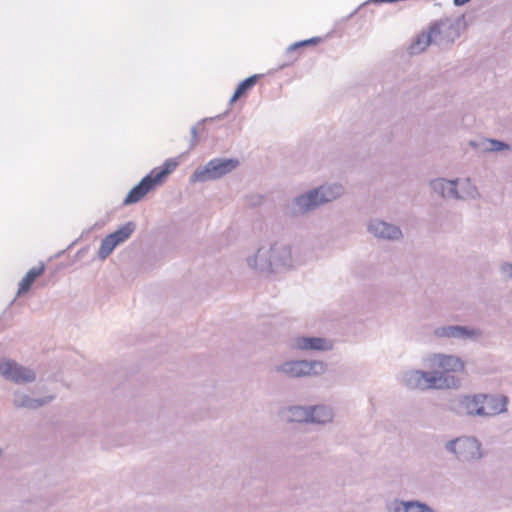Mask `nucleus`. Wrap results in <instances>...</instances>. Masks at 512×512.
<instances>
[{"instance_id":"nucleus-10","label":"nucleus","mask_w":512,"mask_h":512,"mask_svg":"<svg viewBox=\"0 0 512 512\" xmlns=\"http://www.w3.org/2000/svg\"><path fill=\"white\" fill-rule=\"evenodd\" d=\"M479 405L483 407L484 415L482 417L495 416L507 411L508 397L501 395L478 394Z\"/></svg>"},{"instance_id":"nucleus-31","label":"nucleus","mask_w":512,"mask_h":512,"mask_svg":"<svg viewBox=\"0 0 512 512\" xmlns=\"http://www.w3.org/2000/svg\"><path fill=\"white\" fill-rule=\"evenodd\" d=\"M487 142L489 146L485 148V151L488 152H499L510 149V145L502 140L487 139Z\"/></svg>"},{"instance_id":"nucleus-8","label":"nucleus","mask_w":512,"mask_h":512,"mask_svg":"<svg viewBox=\"0 0 512 512\" xmlns=\"http://www.w3.org/2000/svg\"><path fill=\"white\" fill-rule=\"evenodd\" d=\"M434 335L438 338H456V339H478L482 336L479 328L464 325H449L437 327Z\"/></svg>"},{"instance_id":"nucleus-26","label":"nucleus","mask_w":512,"mask_h":512,"mask_svg":"<svg viewBox=\"0 0 512 512\" xmlns=\"http://www.w3.org/2000/svg\"><path fill=\"white\" fill-rule=\"evenodd\" d=\"M228 114V111H225L222 114L217 115L216 117L212 118H204L200 120L196 125H193L190 129L191 133V140H190V149H193L197 143H198V126H202L204 123L212 120H222L224 119Z\"/></svg>"},{"instance_id":"nucleus-28","label":"nucleus","mask_w":512,"mask_h":512,"mask_svg":"<svg viewBox=\"0 0 512 512\" xmlns=\"http://www.w3.org/2000/svg\"><path fill=\"white\" fill-rule=\"evenodd\" d=\"M461 386V379L451 373L442 372L441 375V389L459 388Z\"/></svg>"},{"instance_id":"nucleus-35","label":"nucleus","mask_w":512,"mask_h":512,"mask_svg":"<svg viewBox=\"0 0 512 512\" xmlns=\"http://www.w3.org/2000/svg\"><path fill=\"white\" fill-rule=\"evenodd\" d=\"M471 0H453V4L454 6L456 7H460V6H463L467 3H469Z\"/></svg>"},{"instance_id":"nucleus-12","label":"nucleus","mask_w":512,"mask_h":512,"mask_svg":"<svg viewBox=\"0 0 512 512\" xmlns=\"http://www.w3.org/2000/svg\"><path fill=\"white\" fill-rule=\"evenodd\" d=\"M434 22H442L441 25V34H443V38L447 43L453 44L456 39H458L461 35V31L465 29V15H461L454 20L450 18H443L440 20H435Z\"/></svg>"},{"instance_id":"nucleus-29","label":"nucleus","mask_w":512,"mask_h":512,"mask_svg":"<svg viewBox=\"0 0 512 512\" xmlns=\"http://www.w3.org/2000/svg\"><path fill=\"white\" fill-rule=\"evenodd\" d=\"M407 512H435L428 504L418 500L407 501Z\"/></svg>"},{"instance_id":"nucleus-36","label":"nucleus","mask_w":512,"mask_h":512,"mask_svg":"<svg viewBox=\"0 0 512 512\" xmlns=\"http://www.w3.org/2000/svg\"><path fill=\"white\" fill-rule=\"evenodd\" d=\"M89 247L86 246V247H83L81 248L77 253H76V257L77 258H81L84 256V254L88 251Z\"/></svg>"},{"instance_id":"nucleus-14","label":"nucleus","mask_w":512,"mask_h":512,"mask_svg":"<svg viewBox=\"0 0 512 512\" xmlns=\"http://www.w3.org/2000/svg\"><path fill=\"white\" fill-rule=\"evenodd\" d=\"M54 398L55 396L53 395L45 396L42 398H32L29 395L17 390L13 394V405L16 408L36 410L52 402Z\"/></svg>"},{"instance_id":"nucleus-39","label":"nucleus","mask_w":512,"mask_h":512,"mask_svg":"<svg viewBox=\"0 0 512 512\" xmlns=\"http://www.w3.org/2000/svg\"><path fill=\"white\" fill-rule=\"evenodd\" d=\"M2 454H3V450H2V448L0 447V457L2 456Z\"/></svg>"},{"instance_id":"nucleus-25","label":"nucleus","mask_w":512,"mask_h":512,"mask_svg":"<svg viewBox=\"0 0 512 512\" xmlns=\"http://www.w3.org/2000/svg\"><path fill=\"white\" fill-rule=\"evenodd\" d=\"M425 377H424V384H425V390L427 389H441V375L442 372L438 370L434 371H424Z\"/></svg>"},{"instance_id":"nucleus-1","label":"nucleus","mask_w":512,"mask_h":512,"mask_svg":"<svg viewBox=\"0 0 512 512\" xmlns=\"http://www.w3.org/2000/svg\"><path fill=\"white\" fill-rule=\"evenodd\" d=\"M343 192L344 188L339 183L313 188L294 197L287 208L286 214L294 217L304 215L325 203L337 199Z\"/></svg>"},{"instance_id":"nucleus-33","label":"nucleus","mask_w":512,"mask_h":512,"mask_svg":"<svg viewBox=\"0 0 512 512\" xmlns=\"http://www.w3.org/2000/svg\"><path fill=\"white\" fill-rule=\"evenodd\" d=\"M457 183H458V179L448 181L447 192L445 194V198H454V199L461 198V196L459 195V192L457 190Z\"/></svg>"},{"instance_id":"nucleus-23","label":"nucleus","mask_w":512,"mask_h":512,"mask_svg":"<svg viewBox=\"0 0 512 512\" xmlns=\"http://www.w3.org/2000/svg\"><path fill=\"white\" fill-rule=\"evenodd\" d=\"M424 377V371L411 370L404 373L403 382L409 389L425 390Z\"/></svg>"},{"instance_id":"nucleus-11","label":"nucleus","mask_w":512,"mask_h":512,"mask_svg":"<svg viewBox=\"0 0 512 512\" xmlns=\"http://www.w3.org/2000/svg\"><path fill=\"white\" fill-rule=\"evenodd\" d=\"M158 185L152 179V176L145 175L135 186H133L123 200V205L128 206L141 201L150 191Z\"/></svg>"},{"instance_id":"nucleus-19","label":"nucleus","mask_w":512,"mask_h":512,"mask_svg":"<svg viewBox=\"0 0 512 512\" xmlns=\"http://www.w3.org/2000/svg\"><path fill=\"white\" fill-rule=\"evenodd\" d=\"M262 75L260 74H253L244 80H242L236 87L233 95L231 96L229 100V104H234L237 100H239L241 97L245 96L259 81Z\"/></svg>"},{"instance_id":"nucleus-16","label":"nucleus","mask_w":512,"mask_h":512,"mask_svg":"<svg viewBox=\"0 0 512 512\" xmlns=\"http://www.w3.org/2000/svg\"><path fill=\"white\" fill-rule=\"evenodd\" d=\"M45 272V265L40 263L39 266L31 268L22 278L18 285L17 297H22L27 294L35 280Z\"/></svg>"},{"instance_id":"nucleus-32","label":"nucleus","mask_w":512,"mask_h":512,"mask_svg":"<svg viewBox=\"0 0 512 512\" xmlns=\"http://www.w3.org/2000/svg\"><path fill=\"white\" fill-rule=\"evenodd\" d=\"M407 501L395 499L393 502L387 504L388 512H407Z\"/></svg>"},{"instance_id":"nucleus-4","label":"nucleus","mask_w":512,"mask_h":512,"mask_svg":"<svg viewBox=\"0 0 512 512\" xmlns=\"http://www.w3.org/2000/svg\"><path fill=\"white\" fill-rule=\"evenodd\" d=\"M481 446V442L476 437L460 436L447 441L444 447L459 462H471L483 457Z\"/></svg>"},{"instance_id":"nucleus-2","label":"nucleus","mask_w":512,"mask_h":512,"mask_svg":"<svg viewBox=\"0 0 512 512\" xmlns=\"http://www.w3.org/2000/svg\"><path fill=\"white\" fill-rule=\"evenodd\" d=\"M247 262L250 267H255L261 272L277 273L291 266V249L289 245L275 243L268 250L259 248L254 256L247 259Z\"/></svg>"},{"instance_id":"nucleus-38","label":"nucleus","mask_w":512,"mask_h":512,"mask_svg":"<svg viewBox=\"0 0 512 512\" xmlns=\"http://www.w3.org/2000/svg\"><path fill=\"white\" fill-rule=\"evenodd\" d=\"M76 242H77V241L72 242V243L68 246L67 250H68V249H71V248H72V246L76 244Z\"/></svg>"},{"instance_id":"nucleus-24","label":"nucleus","mask_w":512,"mask_h":512,"mask_svg":"<svg viewBox=\"0 0 512 512\" xmlns=\"http://www.w3.org/2000/svg\"><path fill=\"white\" fill-rule=\"evenodd\" d=\"M118 245L113 241L109 234L101 241V245L97 251V258L99 260H106Z\"/></svg>"},{"instance_id":"nucleus-27","label":"nucleus","mask_w":512,"mask_h":512,"mask_svg":"<svg viewBox=\"0 0 512 512\" xmlns=\"http://www.w3.org/2000/svg\"><path fill=\"white\" fill-rule=\"evenodd\" d=\"M321 42H322V38L318 37V36H315V37H312V38H309V39H305V40H301V41H298V42H295V43L291 44L287 48L286 52H287V54H291V53L296 52L300 48L307 47V46H312V45H317V44H319Z\"/></svg>"},{"instance_id":"nucleus-34","label":"nucleus","mask_w":512,"mask_h":512,"mask_svg":"<svg viewBox=\"0 0 512 512\" xmlns=\"http://www.w3.org/2000/svg\"><path fill=\"white\" fill-rule=\"evenodd\" d=\"M501 272L503 274H507L508 277L512 278V263L510 262H504L501 265Z\"/></svg>"},{"instance_id":"nucleus-6","label":"nucleus","mask_w":512,"mask_h":512,"mask_svg":"<svg viewBox=\"0 0 512 512\" xmlns=\"http://www.w3.org/2000/svg\"><path fill=\"white\" fill-rule=\"evenodd\" d=\"M0 375L15 384L32 383L36 380L34 370L18 364L15 360L0 359Z\"/></svg>"},{"instance_id":"nucleus-21","label":"nucleus","mask_w":512,"mask_h":512,"mask_svg":"<svg viewBox=\"0 0 512 512\" xmlns=\"http://www.w3.org/2000/svg\"><path fill=\"white\" fill-rule=\"evenodd\" d=\"M312 414L309 406L294 405L287 408V419L289 422L311 423Z\"/></svg>"},{"instance_id":"nucleus-9","label":"nucleus","mask_w":512,"mask_h":512,"mask_svg":"<svg viewBox=\"0 0 512 512\" xmlns=\"http://www.w3.org/2000/svg\"><path fill=\"white\" fill-rule=\"evenodd\" d=\"M442 22H431L428 31H422L411 42L408 50L411 55L419 54L434 42V37L441 35Z\"/></svg>"},{"instance_id":"nucleus-3","label":"nucleus","mask_w":512,"mask_h":512,"mask_svg":"<svg viewBox=\"0 0 512 512\" xmlns=\"http://www.w3.org/2000/svg\"><path fill=\"white\" fill-rule=\"evenodd\" d=\"M240 165L237 158H213L204 166H198L189 177L190 183L218 180Z\"/></svg>"},{"instance_id":"nucleus-30","label":"nucleus","mask_w":512,"mask_h":512,"mask_svg":"<svg viewBox=\"0 0 512 512\" xmlns=\"http://www.w3.org/2000/svg\"><path fill=\"white\" fill-rule=\"evenodd\" d=\"M448 181L444 178H438L430 181L431 189L439 194L441 197L445 198V194L447 192Z\"/></svg>"},{"instance_id":"nucleus-17","label":"nucleus","mask_w":512,"mask_h":512,"mask_svg":"<svg viewBox=\"0 0 512 512\" xmlns=\"http://www.w3.org/2000/svg\"><path fill=\"white\" fill-rule=\"evenodd\" d=\"M438 366L442 368L441 372H463L465 369L464 361L456 355L438 354Z\"/></svg>"},{"instance_id":"nucleus-15","label":"nucleus","mask_w":512,"mask_h":512,"mask_svg":"<svg viewBox=\"0 0 512 512\" xmlns=\"http://www.w3.org/2000/svg\"><path fill=\"white\" fill-rule=\"evenodd\" d=\"M295 345L300 350L327 351L332 348L329 340L314 336L298 337L295 339Z\"/></svg>"},{"instance_id":"nucleus-37","label":"nucleus","mask_w":512,"mask_h":512,"mask_svg":"<svg viewBox=\"0 0 512 512\" xmlns=\"http://www.w3.org/2000/svg\"><path fill=\"white\" fill-rule=\"evenodd\" d=\"M65 251H66V250H63V251L58 252V253L55 255V257H56V258L60 257L62 254H64V253H65Z\"/></svg>"},{"instance_id":"nucleus-18","label":"nucleus","mask_w":512,"mask_h":512,"mask_svg":"<svg viewBox=\"0 0 512 512\" xmlns=\"http://www.w3.org/2000/svg\"><path fill=\"white\" fill-rule=\"evenodd\" d=\"M178 165L179 163L175 158H169L161 167L154 168L148 174L152 176L157 185H161Z\"/></svg>"},{"instance_id":"nucleus-20","label":"nucleus","mask_w":512,"mask_h":512,"mask_svg":"<svg viewBox=\"0 0 512 512\" xmlns=\"http://www.w3.org/2000/svg\"><path fill=\"white\" fill-rule=\"evenodd\" d=\"M309 411L313 424H326L331 422L334 416L332 409L326 405L309 406Z\"/></svg>"},{"instance_id":"nucleus-22","label":"nucleus","mask_w":512,"mask_h":512,"mask_svg":"<svg viewBox=\"0 0 512 512\" xmlns=\"http://www.w3.org/2000/svg\"><path fill=\"white\" fill-rule=\"evenodd\" d=\"M137 225L134 221H128L125 224L119 226L114 232L110 233L109 236L119 246L126 242L132 234L136 231Z\"/></svg>"},{"instance_id":"nucleus-7","label":"nucleus","mask_w":512,"mask_h":512,"mask_svg":"<svg viewBox=\"0 0 512 512\" xmlns=\"http://www.w3.org/2000/svg\"><path fill=\"white\" fill-rule=\"evenodd\" d=\"M445 407L458 416H483L485 414L483 407L479 405L478 394L451 398L445 403Z\"/></svg>"},{"instance_id":"nucleus-13","label":"nucleus","mask_w":512,"mask_h":512,"mask_svg":"<svg viewBox=\"0 0 512 512\" xmlns=\"http://www.w3.org/2000/svg\"><path fill=\"white\" fill-rule=\"evenodd\" d=\"M368 231L378 238L387 240H397L402 237V231L398 226L378 219L369 222Z\"/></svg>"},{"instance_id":"nucleus-5","label":"nucleus","mask_w":512,"mask_h":512,"mask_svg":"<svg viewBox=\"0 0 512 512\" xmlns=\"http://www.w3.org/2000/svg\"><path fill=\"white\" fill-rule=\"evenodd\" d=\"M326 369L327 364L317 360H290L275 367L276 372L283 373L290 378L321 375Z\"/></svg>"}]
</instances>
